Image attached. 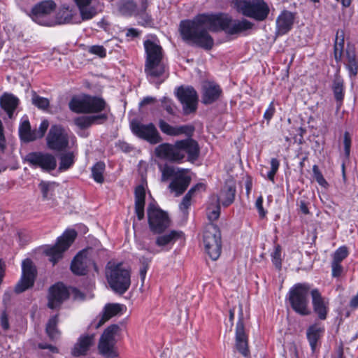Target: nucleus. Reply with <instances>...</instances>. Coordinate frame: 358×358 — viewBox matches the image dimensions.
I'll use <instances>...</instances> for the list:
<instances>
[{
	"label": "nucleus",
	"mask_w": 358,
	"mask_h": 358,
	"mask_svg": "<svg viewBox=\"0 0 358 358\" xmlns=\"http://www.w3.org/2000/svg\"><path fill=\"white\" fill-rule=\"evenodd\" d=\"M253 27L254 24L247 19H234L222 13L200 14L192 20L181 21L180 31L184 41L210 50L214 45V40L209 31H223L227 36L237 37Z\"/></svg>",
	"instance_id": "f257e3e1"
},
{
	"label": "nucleus",
	"mask_w": 358,
	"mask_h": 358,
	"mask_svg": "<svg viewBox=\"0 0 358 358\" xmlns=\"http://www.w3.org/2000/svg\"><path fill=\"white\" fill-rule=\"evenodd\" d=\"M157 157L173 163H181L185 157L186 160L194 162L198 159L200 147L194 139L187 138L176 141L173 144L162 143L155 149Z\"/></svg>",
	"instance_id": "f03ea898"
},
{
	"label": "nucleus",
	"mask_w": 358,
	"mask_h": 358,
	"mask_svg": "<svg viewBox=\"0 0 358 358\" xmlns=\"http://www.w3.org/2000/svg\"><path fill=\"white\" fill-rule=\"evenodd\" d=\"M146 55L145 72L151 78H159L164 74L167 66L164 62V52L158 42L151 40L144 41Z\"/></svg>",
	"instance_id": "7ed1b4c3"
},
{
	"label": "nucleus",
	"mask_w": 358,
	"mask_h": 358,
	"mask_svg": "<svg viewBox=\"0 0 358 358\" xmlns=\"http://www.w3.org/2000/svg\"><path fill=\"white\" fill-rule=\"evenodd\" d=\"M106 278L113 292L123 294L131 285V271L122 263H109L107 266Z\"/></svg>",
	"instance_id": "20e7f679"
},
{
	"label": "nucleus",
	"mask_w": 358,
	"mask_h": 358,
	"mask_svg": "<svg viewBox=\"0 0 358 358\" xmlns=\"http://www.w3.org/2000/svg\"><path fill=\"white\" fill-rule=\"evenodd\" d=\"M69 108L76 113H103L110 112V107L106 101L100 96L84 95L82 98H73Z\"/></svg>",
	"instance_id": "39448f33"
},
{
	"label": "nucleus",
	"mask_w": 358,
	"mask_h": 358,
	"mask_svg": "<svg viewBox=\"0 0 358 358\" xmlns=\"http://www.w3.org/2000/svg\"><path fill=\"white\" fill-rule=\"evenodd\" d=\"M310 289V286L308 283H296L289 289L287 294V299L292 308L303 316L309 315L311 313L308 306Z\"/></svg>",
	"instance_id": "423d86ee"
},
{
	"label": "nucleus",
	"mask_w": 358,
	"mask_h": 358,
	"mask_svg": "<svg viewBox=\"0 0 358 358\" xmlns=\"http://www.w3.org/2000/svg\"><path fill=\"white\" fill-rule=\"evenodd\" d=\"M233 2L239 13L256 21L265 20L270 13L269 6L264 0H234Z\"/></svg>",
	"instance_id": "0eeeda50"
},
{
	"label": "nucleus",
	"mask_w": 358,
	"mask_h": 358,
	"mask_svg": "<svg viewBox=\"0 0 358 358\" xmlns=\"http://www.w3.org/2000/svg\"><path fill=\"white\" fill-rule=\"evenodd\" d=\"M73 145L76 142V136L62 125H52L46 136L47 147L56 152L65 150L69 148V142Z\"/></svg>",
	"instance_id": "6e6552de"
},
{
	"label": "nucleus",
	"mask_w": 358,
	"mask_h": 358,
	"mask_svg": "<svg viewBox=\"0 0 358 358\" xmlns=\"http://www.w3.org/2000/svg\"><path fill=\"white\" fill-rule=\"evenodd\" d=\"M203 243L206 253L213 261L217 260L222 251L221 233L218 227L208 224L203 234Z\"/></svg>",
	"instance_id": "1a4fd4ad"
},
{
	"label": "nucleus",
	"mask_w": 358,
	"mask_h": 358,
	"mask_svg": "<svg viewBox=\"0 0 358 358\" xmlns=\"http://www.w3.org/2000/svg\"><path fill=\"white\" fill-rule=\"evenodd\" d=\"M77 236L74 229L66 230L59 236L55 245L48 246L44 253L49 257V261L55 265L63 257V253L71 246Z\"/></svg>",
	"instance_id": "9d476101"
},
{
	"label": "nucleus",
	"mask_w": 358,
	"mask_h": 358,
	"mask_svg": "<svg viewBox=\"0 0 358 358\" xmlns=\"http://www.w3.org/2000/svg\"><path fill=\"white\" fill-rule=\"evenodd\" d=\"M132 133L138 138L145 140L150 144L155 145L162 142L163 138L153 123L144 124L134 120L130 123Z\"/></svg>",
	"instance_id": "9b49d317"
},
{
	"label": "nucleus",
	"mask_w": 358,
	"mask_h": 358,
	"mask_svg": "<svg viewBox=\"0 0 358 358\" xmlns=\"http://www.w3.org/2000/svg\"><path fill=\"white\" fill-rule=\"evenodd\" d=\"M36 276L37 268L33 261L29 258L23 260L22 263V275L15 286V292L20 294L32 287Z\"/></svg>",
	"instance_id": "f8f14e48"
},
{
	"label": "nucleus",
	"mask_w": 358,
	"mask_h": 358,
	"mask_svg": "<svg viewBox=\"0 0 358 358\" xmlns=\"http://www.w3.org/2000/svg\"><path fill=\"white\" fill-rule=\"evenodd\" d=\"M148 217L150 230L155 234L163 232L170 226L168 214L153 204L148 206Z\"/></svg>",
	"instance_id": "ddd939ff"
},
{
	"label": "nucleus",
	"mask_w": 358,
	"mask_h": 358,
	"mask_svg": "<svg viewBox=\"0 0 358 358\" xmlns=\"http://www.w3.org/2000/svg\"><path fill=\"white\" fill-rule=\"evenodd\" d=\"M25 160L34 168H40L43 171L50 172L57 167L55 157L48 152H31L26 155Z\"/></svg>",
	"instance_id": "4468645a"
},
{
	"label": "nucleus",
	"mask_w": 358,
	"mask_h": 358,
	"mask_svg": "<svg viewBox=\"0 0 358 358\" xmlns=\"http://www.w3.org/2000/svg\"><path fill=\"white\" fill-rule=\"evenodd\" d=\"M120 327L117 324H112L105 329L101 335L98 348L101 355L107 358H115L117 356L114 350L115 345V336Z\"/></svg>",
	"instance_id": "2eb2a0df"
},
{
	"label": "nucleus",
	"mask_w": 358,
	"mask_h": 358,
	"mask_svg": "<svg viewBox=\"0 0 358 358\" xmlns=\"http://www.w3.org/2000/svg\"><path fill=\"white\" fill-rule=\"evenodd\" d=\"M176 94L182 105L183 112L185 115L196 111L198 103V94L193 87H179Z\"/></svg>",
	"instance_id": "dca6fc26"
},
{
	"label": "nucleus",
	"mask_w": 358,
	"mask_h": 358,
	"mask_svg": "<svg viewBox=\"0 0 358 358\" xmlns=\"http://www.w3.org/2000/svg\"><path fill=\"white\" fill-rule=\"evenodd\" d=\"M69 298V287H66L62 282H57L49 288L48 307L50 309L58 308Z\"/></svg>",
	"instance_id": "f3484780"
},
{
	"label": "nucleus",
	"mask_w": 358,
	"mask_h": 358,
	"mask_svg": "<svg viewBox=\"0 0 358 358\" xmlns=\"http://www.w3.org/2000/svg\"><path fill=\"white\" fill-rule=\"evenodd\" d=\"M236 348L237 350L245 357L250 356L248 338L245 331L243 313L241 305L239 306L238 321L236 327Z\"/></svg>",
	"instance_id": "a211bd4d"
},
{
	"label": "nucleus",
	"mask_w": 358,
	"mask_h": 358,
	"mask_svg": "<svg viewBox=\"0 0 358 358\" xmlns=\"http://www.w3.org/2000/svg\"><path fill=\"white\" fill-rule=\"evenodd\" d=\"M92 249L83 250L79 252L71 264V271L77 275H84L87 273V268L91 265L95 266L91 258Z\"/></svg>",
	"instance_id": "6ab92c4d"
},
{
	"label": "nucleus",
	"mask_w": 358,
	"mask_h": 358,
	"mask_svg": "<svg viewBox=\"0 0 358 358\" xmlns=\"http://www.w3.org/2000/svg\"><path fill=\"white\" fill-rule=\"evenodd\" d=\"M148 7V0H139V3L133 0H120L118 10L125 16H143Z\"/></svg>",
	"instance_id": "aec40b11"
},
{
	"label": "nucleus",
	"mask_w": 358,
	"mask_h": 358,
	"mask_svg": "<svg viewBox=\"0 0 358 358\" xmlns=\"http://www.w3.org/2000/svg\"><path fill=\"white\" fill-rule=\"evenodd\" d=\"M221 87L215 82H206L201 87V103L211 105L217 101L222 96Z\"/></svg>",
	"instance_id": "412c9836"
},
{
	"label": "nucleus",
	"mask_w": 358,
	"mask_h": 358,
	"mask_svg": "<svg viewBox=\"0 0 358 358\" xmlns=\"http://www.w3.org/2000/svg\"><path fill=\"white\" fill-rule=\"evenodd\" d=\"M310 294L315 313L320 320H326L329 309V299L323 297L317 289H313Z\"/></svg>",
	"instance_id": "4be33fe9"
},
{
	"label": "nucleus",
	"mask_w": 358,
	"mask_h": 358,
	"mask_svg": "<svg viewBox=\"0 0 358 358\" xmlns=\"http://www.w3.org/2000/svg\"><path fill=\"white\" fill-rule=\"evenodd\" d=\"M159 127L164 134L171 136H178L185 134L190 138L194 131V127L192 125L186 124L173 127L163 120L159 121Z\"/></svg>",
	"instance_id": "5701e85b"
},
{
	"label": "nucleus",
	"mask_w": 358,
	"mask_h": 358,
	"mask_svg": "<svg viewBox=\"0 0 358 358\" xmlns=\"http://www.w3.org/2000/svg\"><path fill=\"white\" fill-rule=\"evenodd\" d=\"M294 15L290 11L283 10L276 19V32L278 35H285L292 28Z\"/></svg>",
	"instance_id": "b1692460"
},
{
	"label": "nucleus",
	"mask_w": 358,
	"mask_h": 358,
	"mask_svg": "<svg viewBox=\"0 0 358 358\" xmlns=\"http://www.w3.org/2000/svg\"><path fill=\"white\" fill-rule=\"evenodd\" d=\"M191 177L187 175V170L179 173L173 178L169 185L171 192H175L176 196L182 194L191 182Z\"/></svg>",
	"instance_id": "393cba45"
},
{
	"label": "nucleus",
	"mask_w": 358,
	"mask_h": 358,
	"mask_svg": "<svg viewBox=\"0 0 358 358\" xmlns=\"http://www.w3.org/2000/svg\"><path fill=\"white\" fill-rule=\"evenodd\" d=\"M125 306L119 303H108L106 304L101 314L97 317V324L95 325L96 328H99L102 326L105 322L109 320L113 317L121 314Z\"/></svg>",
	"instance_id": "a878e982"
},
{
	"label": "nucleus",
	"mask_w": 358,
	"mask_h": 358,
	"mask_svg": "<svg viewBox=\"0 0 358 358\" xmlns=\"http://www.w3.org/2000/svg\"><path fill=\"white\" fill-rule=\"evenodd\" d=\"M108 119V115L103 113L96 115L78 117L74 119V124L80 129H85L93 124H103Z\"/></svg>",
	"instance_id": "bb28decb"
},
{
	"label": "nucleus",
	"mask_w": 358,
	"mask_h": 358,
	"mask_svg": "<svg viewBox=\"0 0 358 358\" xmlns=\"http://www.w3.org/2000/svg\"><path fill=\"white\" fill-rule=\"evenodd\" d=\"M184 233L182 231L171 230L167 234L159 236L156 239V245L165 248L169 250L179 239H184Z\"/></svg>",
	"instance_id": "cd10ccee"
},
{
	"label": "nucleus",
	"mask_w": 358,
	"mask_h": 358,
	"mask_svg": "<svg viewBox=\"0 0 358 358\" xmlns=\"http://www.w3.org/2000/svg\"><path fill=\"white\" fill-rule=\"evenodd\" d=\"M55 6V3L52 1H43L37 3L31 9L32 19L41 23V18L52 13Z\"/></svg>",
	"instance_id": "c85d7f7f"
},
{
	"label": "nucleus",
	"mask_w": 358,
	"mask_h": 358,
	"mask_svg": "<svg viewBox=\"0 0 358 358\" xmlns=\"http://www.w3.org/2000/svg\"><path fill=\"white\" fill-rule=\"evenodd\" d=\"M351 79H355L358 73V62L357 59L355 48L352 45H348L345 51V60L344 62Z\"/></svg>",
	"instance_id": "c756f323"
},
{
	"label": "nucleus",
	"mask_w": 358,
	"mask_h": 358,
	"mask_svg": "<svg viewBox=\"0 0 358 358\" xmlns=\"http://www.w3.org/2000/svg\"><path fill=\"white\" fill-rule=\"evenodd\" d=\"M94 336L93 334L81 336L72 349V355L74 357L85 355L94 344Z\"/></svg>",
	"instance_id": "7c9ffc66"
},
{
	"label": "nucleus",
	"mask_w": 358,
	"mask_h": 358,
	"mask_svg": "<svg viewBox=\"0 0 358 358\" xmlns=\"http://www.w3.org/2000/svg\"><path fill=\"white\" fill-rule=\"evenodd\" d=\"M135 194V213L139 220L144 217V207L145 199V189L143 185H138L134 192Z\"/></svg>",
	"instance_id": "2f4dec72"
},
{
	"label": "nucleus",
	"mask_w": 358,
	"mask_h": 358,
	"mask_svg": "<svg viewBox=\"0 0 358 358\" xmlns=\"http://www.w3.org/2000/svg\"><path fill=\"white\" fill-rule=\"evenodd\" d=\"M17 97L12 94L4 93L0 98V106L6 112L10 118L19 104Z\"/></svg>",
	"instance_id": "473e14b6"
},
{
	"label": "nucleus",
	"mask_w": 358,
	"mask_h": 358,
	"mask_svg": "<svg viewBox=\"0 0 358 358\" xmlns=\"http://www.w3.org/2000/svg\"><path fill=\"white\" fill-rule=\"evenodd\" d=\"M83 20L93 18L96 14V8L91 5L92 0H74Z\"/></svg>",
	"instance_id": "72a5a7b5"
},
{
	"label": "nucleus",
	"mask_w": 358,
	"mask_h": 358,
	"mask_svg": "<svg viewBox=\"0 0 358 358\" xmlns=\"http://www.w3.org/2000/svg\"><path fill=\"white\" fill-rule=\"evenodd\" d=\"M324 332V328L317 324H314L308 328L306 336L313 352L316 350L317 341L322 336Z\"/></svg>",
	"instance_id": "f704fd0d"
},
{
	"label": "nucleus",
	"mask_w": 358,
	"mask_h": 358,
	"mask_svg": "<svg viewBox=\"0 0 358 358\" xmlns=\"http://www.w3.org/2000/svg\"><path fill=\"white\" fill-rule=\"evenodd\" d=\"M236 187L233 185L226 184L220 192V195L217 199H220V203L224 207L231 205L235 199Z\"/></svg>",
	"instance_id": "c9c22d12"
},
{
	"label": "nucleus",
	"mask_w": 358,
	"mask_h": 358,
	"mask_svg": "<svg viewBox=\"0 0 358 358\" xmlns=\"http://www.w3.org/2000/svg\"><path fill=\"white\" fill-rule=\"evenodd\" d=\"M201 190H205V185L203 183H197L191 187L187 193L185 195L180 204V210L182 211H187L189 207L191 206L192 198L195 196L196 192H200Z\"/></svg>",
	"instance_id": "e433bc0d"
},
{
	"label": "nucleus",
	"mask_w": 358,
	"mask_h": 358,
	"mask_svg": "<svg viewBox=\"0 0 358 358\" xmlns=\"http://www.w3.org/2000/svg\"><path fill=\"white\" fill-rule=\"evenodd\" d=\"M344 36V31L343 30L337 31L334 47V59L337 63L342 60L345 42Z\"/></svg>",
	"instance_id": "4c0bfd02"
},
{
	"label": "nucleus",
	"mask_w": 358,
	"mask_h": 358,
	"mask_svg": "<svg viewBox=\"0 0 358 358\" xmlns=\"http://www.w3.org/2000/svg\"><path fill=\"white\" fill-rule=\"evenodd\" d=\"M19 134L20 138L24 142H31L36 140L34 130L31 129L30 123L28 120L21 122L19 127Z\"/></svg>",
	"instance_id": "58836bf2"
},
{
	"label": "nucleus",
	"mask_w": 358,
	"mask_h": 358,
	"mask_svg": "<svg viewBox=\"0 0 358 358\" xmlns=\"http://www.w3.org/2000/svg\"><path fill=\"white\" fill-rule=\"evenodd\" d=\"M76 162V154L73 151L62 153L59 156V171H66L71 169Z\"/></svg>",
	"instance_id": "ea45409f"
},
{
	"label": "nucleus",
	"mask_w": 358,
	"mask_h": 358,
	"mask_svg": "<svg viewBox=\"0 0 358 358\" xmlns=\"http://www.w3.org/2000/svg\"><path fill=\"white\" fill-rule=\"evenodd\" d=\"M59 315L57 314L51 317L46 324L45 331L51 340H55L59 338L60 332L57 329Z\"/></svg>",
	"instance_id": "a19ab883"
},
{
	"label": "nucleus",
	"mask_w": 358,
	"mask_h": 358,
	"mask_svg": "<svg viewBox=\"0 0 358 358\" xmlns=\"http://www.w3.org/2000/svg\"><path fill=\"white\" fill-rule=\"evenodd\" d=\"M186 171V169L165 165L162 169V180L166 181L171 178H175L179 173Z\"/></svg>",
	"instance_id": "79ce46f5"
},
{
	"label": "nucleus",
	"mask_w": 358,
	"mask_h": 358,
	"mask_svg": "<svg viewBox=\"0 0 358 358\" xmlns=\"http://www.w3.org/2000/svg\"><path fill=\"white\" fill-rule=\"evenodd\" d=\"M105 171V164L103 162H96L91 169L92 177L95 182L103 183L104 181L103 172Z\"/></svg>",
	"instance_id": "37998d69"
},
{
	"label": "nucleus",
	"mask_w": 358,
	"mask_h": 358,
	"mask_svg": "<svg viewBox=\"0 0 358 358\" xmlns=\"http://www.w3.org/2000/svg\"><path fill=\"white\" fill-rule=\"evenodd\" d=\"M349 250L347 246L343 245L339 247L331 255L332 260L331 264H342L343 261L348 257Z\"/></svg>",
	"instance_id": "c03bdc74"
},
{
	"label": "nucleus",
	"mask_w": 358,
	"mask_h": 358,
	"mask_svg": "<svg viewBox=\"0 0 358 358\" xmlns=\"http://www.w3.org/2000/svg\"><path fill=\"white\" fill-rule=\"evenodd\" d=\"M349 250L347 246L343 245L339 247L331 255L332 260L331 264H342L343 261L348 257Z\"/></svg>",
	"instance_id": "a18cd8bd"
},
{
	"label": "nucleus",
	"mask_w": 358,
	"mask_h": 358,
	"mask_svg": "<svg viewBox=\"0 0 358 358\" xmlns=\"http://www.w3.org/2000/svg\"><path fill=\"white\" fill-rule=\"evenodd\" d=\"M349 250L347 246L343 245L339 247L331 255L332 260L331 264H342L343 261L348 257Z\"/></svg>",
	"instance_id": "49530a36"
},
{
	"label": "nucleus",
	"mask_w": 358,
	"mask_h": 358,
	"mask_svg": "<svg viewBox=\"0 0 358 358\" xmlns=\"http://www.w3.org/2000/svg\"><path fill=\"white\" fill-rule=\"evenodd\" d=\"M332 90L335 99L341 104L344 98L343 81L341 79H335L333 83Z\"/></svg>",
	"instance_id": "de8ad7c7"
},
{
	"label": "nucleus",
	"mask_w": 358,
	"mask_h": 358,
	"mask_svg": "<svg viewBox=\"0 0 358 358\" xmlns=\"http://www.w3.org/2000/svg\"><path fill=\"white\" fill-rule=\"evenodd\" d=\"M31 103L33 105L41 110H46L50 106L49 99L40 96L34 91H32Z\"/></svg>",
	"instance_id": "09e8293b"
},
{
	"label": "nucleus",
	"mask_w": 358,
	"mask_h": 358,
	"mask_svg": "<svg viewBox=\"0 0 358 358\" xmlns=\"http://www.w3.org/2000/svg\"><path fill=\"white\" fill-rule=\"evenodd\" d=\"M220 215V199H217L215 203L210 204L207 208L208 218L210 222L217 220Z\"/></svg>",
	"instance_id": "8fccbe9b"
},
{
	"label": "nucleus",
	"mask_w": 358,
	"mask_h": 358,
	"mask_svg": "<svg viewBox=\"0 0 358 358\" xmlns=\"http://www.w3.org/2000/svg\"><path fill=\"white\" fill-rule=\"evenodd\" d=\"M56 182H50L45 181H41L38 186L42 193L43 199H48L50 192L52 191L54 187L56 185Z\"/></svg>",
	"instance_id": "3c124183"
},
{
	"label": "nucleus",
	"mask_w": 358,
	"mask_h": 358,
	"mask_svg": "<svg viewBox=\"0 0 358 358\" xmlns=\"http://www.w3.org/2000/svg\"><path fill=\"white\" fill-rule=\"evenodd\" d=\"M280 167V162L276 158H272L271 159V170L267 173L266 178L271 181L275 182V176L278 171Z\"/></svg>",
	"instance_id": "603ef678"
},
{
	"label": "nucleus",
	"mask_w": 358,
	"mask_h": 358,
	"mask_svg": "<svg viewBox=\"0 0 358 358\" xmlns=\"http://www.w3.org/2000/svg\"><path fill=\"white\" fill-rule=\"evenodd\" d=\"M271 260L275 268L280 270L282 266L281 248L280 245L275 247L274 251L271 255Z\"/></svg>",
	"instance_id": "864d4df0"
},
{
	"label": "nucleus",
	"mask_w": 358,
	"mask_h": 358,
	"mask_svg": "<svg viewBox=\"0 0 358 358\" xmlns=\"http://www.w3.org/2000/svg\"><path fill=\"white\" fill-rule=\"evenodd\" d=\"M313 176L317 183L322 187H326L328 186V182L324 178L322 172L320 171L317 165L313 166Z\"/></svg>",
	"instance_id": "5fc2aeb1"
},
{
	"label": "nucleus",
	"mask_w": 358,
	"mask_h": 358,
	"mask_svg": "<svg viewBox=\"0 0 358 358\" xmlns=\"http://www.w3.org/2000/svg\"><path fill=\"white\" fill-rule=\"evenodd\" d=\"M69 296H72L74 301H84L85 299V294L74 287H69Z\"/></svg>",
	"instance_id": "6e6d98bb"
},
{
	"label": "nucleus",
	"mask_w": 358,
	"mask_h": 358,
	"mask_svg": "<svg viewBox=\"0 0 358 358\" xmlns=\"http://www.w3.org/2000/svg\"><path fill=\"white\" fill-rule=\"evenodd\" d=\"M49 127V122L47 120H43L39 126V128L38 130H34L36 140L38 138H41L44 136L45 132L47 131Z\"/></svg>",
	"instance_id": "4d7b16f0"
},
{
	"label": "nucleus",
	"mask_w": 358,
	"mask_h": 358,
	"mask_svg": "<svg viewBox=\"0 0 358 358\" xmlns=\"http://www.w3.org/2000/svg\"><path fill=\"white\" fill-rule=\"evenodd\" d=\"M89 52L103 58L106 56V50L102 45H92L89 48Z\"/></svg>",
	"instance_id": "13d9d810"
},
{
	"label": "nucleus",
	"mask_w": 358,
	"mask_h": 358,
	"mask_svg": "<svg viewBox=\"0 0 358 358\" xmlns=\"http://www.w3.org/2000/svg\"><path fill=\"white\" fill-rule=\"evenodd\" d=\"M331 276L334 278H339L344 272V268L342 264H331Z\"/></svg>",
	"instance_id": "bf43d9fd"
},
{
	"label": "nucleus",
	"mask_w": 358,
	"mask_h": 358,
	"mask_svg": "<svg viewBox=\"0 0 358 358\" xmlns=\"http://www.w3.org/2000/svg\"><path fill=\"white\" fill-rule=\"evenodd\" d=\"M162 103L163 108L169 114L173 115L175 113V106L170 99L164 97Z\"/></svg>",
	"instance_id": "052dcab7"
},
{
	"label": "nucleus",
	"mask_w": 358,
	"mask_h": 358,
	"mask_svg": "<svg viewBox=\"0 0 358 358\" xmlns=\"http://www.w3.org/2000/svg\"><path fill=\"white\" fill-rule=\"evenodd\" d=\"M255 207L258 210L259 215L261 218H264L266 215V211L263 208V196L260 195L256 200Z\"/></svg>",
	"instance_id": "680f3d73"
},
{
	"label": "nucleus",
	"mask_w": 358,
	"mask_h": 358,
	"mask_svg": "<svg viewBox=\"0 0 358 358\" xmlns=\"http://www.w3.org/2000/svg\"><path fill=\"white\" fill-rule=\"evenodd\" d=\"M343 144L344 150L346 156L350 155V147H351V137L348 131H345L343 135Z\"/></svg>",
	"instance_id": "e2e57ef3"
},
{
	"label": "nucleus",
	"mask_w": 358,
	"mask_h": 358,
	"mask_svg": "<svg viewBox=\"0 0 358 358\" xmlns=\"http://www.w3.org/2000/svg\"><path fill=\"white\" fill-rule=\"evenodd\" d=\"M0 324L4 331H7L10 328L8 317L6 310L2 311L1 313Z\"/></svg>",
	"instance_id": "0e129e2a"
},
{
	"label": "nucleus",
	"mask_w": 358,
	"mask_h": 358,
	"mask_svg": "<svg viewBox=\"0 0 358 358\" xmlns=\"http://www.w3.org/2000/svg\"><path fill=\"white\" fill-rule=\"evenodd\" d=\"M275 109L274 107L273 102H271L264 114V118L266 119L268 122H269L272 119L275 113Z\"/></svg>",
	"instance_id": "69168bd1"
},
{
	"label": "nucleus",
	"mask_w": 358,
	"mask_h": 358,
	"mask_svg": "<svg viewBox=\"0 0 358 358\" xmlns=\"http://www.w3.org/2000/svg\"><path fill=\"white\" fill-rule=\"evenodd\" d=\"M118 147L122 152L126 153H129L134 150L133 147L126 142H119Z\"/></svg>",
	"instance_id": "338daca9"
},
{
	"label": "nucleus",
	"mask_w": 358,
	"mask_h": 358,
	"mask_svg": "<svg viewBox=\"0 0 358 358\" xmlns=\"http://www.w3.org/2000/svg\"><path fill=\"white\" fill-rule=\"evenodd\" d=\"M38 348L40 349H48L52 353H57L58 349L52 345L47 344V343H40L38 344Z\"/></svg>",
	"instance_id": "774afa93"
}]
</instances>
